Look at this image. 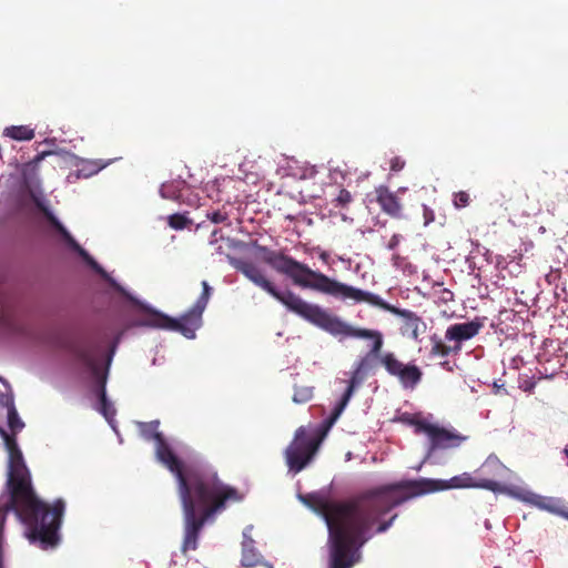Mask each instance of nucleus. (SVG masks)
Listing matches in <instances>:
<instances>
[{
  "label": "nucleus",
  "mask_w": 568,
  "mask_h": 568,
  "mask_svg": "<svg viewBox=\"0 0 568 568\" xmlns=\"http://www.w3.org/2000/svg\"><path fill=\"white\" fill-rule=\"evenodd\" d=\"M230 263L254 285L268 293L290 312L305 321L334 336L371 341L369 351L355 364L348 386L338 402L336 414L344 412L356 387L378 366H382L389 376L395 377L404 389L413 390L422 382L423 372L416 364L404 363L394 352L383 351L384 335L381 331L354 327L339 317L332 315L320 305L306 302L291 290H277L274 283L267 278L265 271L250 260L233 257Z\"/></svg>",
  "instance_id": "obj_1"
},
{
  "label": "nucleus",
  "mask_w": 568,
  "mask_h": 568,
  "mask_svg": "<svg viewBox=\"0 0 568 568\" xmlns=\"http://www.w3.org/2000/svg\"><path fill=\"white\" fill-rule=\"evenodd\" d=\"M7 392H0V436L8 452L7 480L1 506L3 513L13 511L26 526L30 542H39L42 549L59 542V529L65 504L59 498L50 506L39 498L32 485L31 473L26 465L16 435L24 427L14 406V398L8 384Z\"/></svg>",
  "instance_id": "obj_2"
},
{
  "label": "nucleus",
  "mask_w": 568,
  "mask_h": 568,
  "mask_svg": "<svg viewBox=\"0 0 568 568\" xmlns=\"http://www.w3.org/2000/svg\"><path fill=\"white\" fill-rule=\"evenodd\" d=\"M384 498L383 485L341 501L318 494L301 496L327 525L329 567L356 565L361 560L359 550L372 538L371 529L386 514Z\"/></svg>",
  "instance_id": "obj_3"
},
{
  "label": "nucleus",
  "mask_w": 568,
  "mask_h": 568,
  "mask_svg": "<svg viewBox=\"0 0 568 568\" xmlns=\"http://www.w3.org/2000/svg\"><path fill=\"white\" fill-rule=\"evenodd\" d=\"M262 261L271 266L278 274L288 277L294 285L308 288L322 294L341 300H353L356 303H368L373 306L387 311L403 318L400 333L413 339H417L420 327H425L423 320L409 310L398 308L382 300L378 295L366 292L325 275L322 272L312 270L308 265L298 262L285 254L284 251L271 250L264 245H255Z\"/></svg>",
  "instance_id": "obj_4"
},
{
  "label": "nucleus",
  "mask_w": 568,
  "mask_h": 568,
  "mask_svg": "<svg viewBox=\"0 0 568 568\" xmlns=\"http://www.w3.org/2000/svg\"><path fill=\"white\" fill-rule=\"evenodd\" d=\"M178 494L184 515V538L182 552L197 548L199 535L215 513L225 508L227 501H240L236 488L225 485L214 469L191 473L187 479L178 483Z\"/></svg>",
  "instance_id": "obj_5"
},
{
  "label": "nucleus",
  "mask_w": 568,
  "mask_h": 568,
  "mask_svg": "<svg viewBox=\"0 0 568 568\" xmlns=\"http://www.w3.org/2000/svg\"><path fill=\"white\" fill-rule=\"evenodd\" d=\"M383 488L387 514L405 501L429 493L458 488H483L495 493L499 491L501 486L493 478H481L477 480L469 473H463L448 480L429 478L410 479L386 484L383 485Z\"/></svg>",
  "instance_id": "obj_6"
},
{
  "label": "nucleus",
  "mask_w": 568,
  "mask_h": 568,
  "mask_svg": "<svg viewBox=\"0 0 568 568\" xmlns=\"http://www.w3.org/2000/svg\"><path fill=\"white\" fill-rule=\"evenodd\" d=\"M202 293L194 305L180 318H172L158 311L146 314L141 321L144 326L179 332L187 338L195 336V331L201 326L202 314L207 306L212 288L206 281H202Z\"/></svg>",
  "instance_id": "obj_7"
},
{
  "label": "nucleus",
  "mask_w": 568,
  "mask_h": 568,
  "mask_svg": "<svg viewBox=\"0 0 568 568\" xmlns=\"http://www.w3.org/2000/svg\"><path fill=\"white\" fill-rule=\"evenodd\" d=\"M338 404L313 436H310L304 427L297 428L293 442L285 450L286 464L291 471L300 473L313 459L327 432L343 413L336 414Z\"/></svg>",
  "instance_id": "obj_8"
},
{
  "label": "nucleus",
  "mask_w": 568,
  "mask_h": 568,
  "mask_svg": "<svg viewBox=\"0 0 568 568\" xmlns=\"http://www.w3.org/2000/svg\"><path fill=\"white\" fill-rule=\"evenodd\" d=\"M64 348L94 377L100 399V412L108 420H111L115 415V409L106 398V371L103 372L99 363L101 347L91 341H70L65 343Z\"/></svg>",
  "instance_id": "obj_9"
},
{
  "label": "nucleus",
  "mask_w": 568,
  "mask_h": 568,
  "mask_svg": "<svg viewBox=\"0 0 568 568\" xmlns=\"http://www.w3.org/2000/svg\"><path fill=\"white\" fill-rule=\"evenodd\" d=\"M159 420L141 423V434L145 439L154 440L158 460L175 476L178 483H180L181 479H187L191 473H205L212 469L211 467L197 464L185 465L174 454L164 435L159 430Z\"/></svg>",
  "instance_id": "obj_10"
},
{
  "label": "nucleus",
  "mask_w": 568,
  "mask_h": 568,
  "mask_svg": "<svg viewBox=\"0 0 568 568\" xmlns=\"http://www.w3.org/2000/svg\"><path fill=\"white\" fill-rule=\"evenodd\" d=\"M483 327L484 321L479 317L449 325L445 332V341L447 343L436 334L430 336V356L446 358L450 354H459L463 343L477 336Z\"/></svg>",
  "instance_id": "obj_11"
},
{
  "label": "nucleus",
  "mask_w": 568,
  "mask_h": 568,
  "mask_svg": "<svg viewBox=\"0 0 568 568\" xmlns=\"http://www.w3.org/2000/svg\"><path fill=\"white\" fill-rule=\"evenodd\" d=\"M410 424L414 425L416 434H426L428 436V456L437 450L456 448L465 439L460 434L430 424L425 419H414Z\"/></svg>",
  "instance_id": "obj_12"
},
{
  "label": "nucleus",
  "mask_w": 568,
  "mask_h": 568,
  "mask_svg": "<svg viewBox=\"0 0 568 568\" xmlns=\"http://www.w3.org/2000/svg\"><path fill=\"white\" fill-rule=\"evenodd\" d=\"M36 206L47 221L51 224V226L61 235L63 241L77 252L84 262L91 266L97 273L101 275H105L104 270L95 262V260L73 239V236L69 233V231L60 223V221L54 216V214L50 211V209L44 204L40 199H34Z\"/></svg>",
  "instance_id": "obj_13"
},
{
  "label": "nucleus",
  "mask_w": 568,
  "mask_h": 568,
  "mask_svg": "<svg viewBox=\"0 0 568 568\" xmlns=\"http://www.w3.org/2000/svg\"><path fill=\"white\" fill-rule=\"evenodd\" d=\"M406 187H399L396 192H393L386 185L376 186L374 192L381 210L393 219H400L403 216V203L399 194L406 192Z\"/></svg>",
  "instance_id": "obj_14"
},
{
  "label": "nucleus",
  "mask_w": 568,
  "mask_h": 568,
  "mask_svg": "<svg viewBox=\"0 0 568 568\" xmlns=\"http://www.w3.org/2000/svg\"><path fill=\"white\" fill-rule=\"evenodd\" d=\"M262 562L261 554L254 547L252 538H244L242 542L241 564L245 568H253Z\"/></svg>",
  "instance_id": "obj_15"
},
{
  "label": "nucleus",
  "mask_w": 568,
  "mask_h": 568,
  "mask_svg": "<svg viewBox=\"0 0 568 568\" xmlns=\"http://www.w3.org/2000/svg\"><path fill=\"white\" fill-rule=\"evenodd\" d=\"M3 135L17 141H30L34 138V129L29 125H12L3 130Z\"/></svg>",
  "instance_id": "obj_16"
},
{
  "label": "nucleus",
  "mask_w": 568,
  "mask_h": 568,
  "mask_svg": "<svg viewBox=\"0 0 568 568\" xmlns=\"http://www.w3.org/2000/svg\"><path fill=\"white\" fill-rule=\"evenodd\" d=\"M505 470L506 467L498 459V457L494 455L488 456L487 459L481 465V467L479 468L480 473L491 477H500L505 473Z\"/></svg>",
  "instance_id": "obj_17"
},
{
  "label": "nucleus",
  "mask_w": 568,
  "mask_h": 568,
  "mask_svg": "<svg viewBox=\"0 0 568 568\" xmlns=\"http://www.w3.org/2000/svg\"><path fill=\"white\" fill-rule=\"evenodd\" d=\"M168 224L174 230H183L192 224V221L185 214L175 213L168 217Z\"/></svg>",
  "instance_id": "obj_18"
},
{
  "label": "nucleus",
  "mask_w": 568,
  "mask_h": 568,
  "mask_svg": "<svg viewBox=\"0 0 568 568\" xmlns=\"http://www.w3.org/2000/svg\"><path fill=\"white\" fill-rule=\"evenodd\" d=\"M313 397V387L301 386L295 387L293 394V400L297 404H305L310 402Z\"/></svg>",
  "instance_id": "obj_19"
},
{
  "label": "nucleus",
  "mask_w": 568,
  "mask_h": 568,
  "mask_svg": "<svg viewBox=\"0 0 568 568\" xmlns=\"http://www.w3.org/2000/svg\"><path fill=\"white\" fill-rule=\"evenodd\" d=\"M353 201L352 194L346 189H341L338 195L334 200L336 207H346Z\"/></svg>",
  "instance_id": "obj_20"
},
{
  "label": "nucleus",
  "mask_w": 568,
  "mask_h": 568,
  "mask_svg": "<svg viewBox=\"0 0 568 568\" xmlns=\"http://www.w3.org/2000/svg\"><path fill=\"white\" fill-rule=\"evenodd\" d=\"M453 202H454V206L456 209H463V207H466L469 205L470 196L467 192L459 191V192L454 193Z\"/></svg>",
  "instance_id": "obj_21"
},
{
  "label": "nucleus",
  "mask_w": 568,
  "mask_h": 568,
  "mask_svg": "<svg viewBox=\"0 0 568 568\" xmlns=\"http://www.w3.org/2000/svg\"><path fill=\"white\" fill-rule=\"evenodd\" d=\"M161 196L169 200L178 199V191L173 183L163 184L160 189Z\"/></svg>",
  "instance_id": "obj_22"
},
{
  "label": "nucleus",
  "mask_w": 568,
  "mask_h": 568,
  "mask_svg": "<svg viewBox=\"0 0 568 568\" xmlns=\"http://www.w3.org/2000/svg\"><path fill=\"white\" fill-rule=\"evenodd\" d=\"M206 216L211 222L215 224L224 223L229 220L227 213L220 210L209 212Z\"/></svg>",
  "instance_id": "obj_23"
},
{
  "label": "nucleus",
  "mask_w": 568,
  "mask_h": 568,
  "mask_svg": "<svg viewBox=\"0 0 568 568\" xmlns=\"http://www.w3.org/2000/svg\"><path fill=\"white\" fill-rule=\"evenodd\" d=\"M397 515H393L389 520H386V521H382L379 523V525L377 526L376 528V532L377 534H382V532H385L394 523V520L396 519Z\"/></svg>",
  "instance_id": "obj_24"
},
{
  "label": "nucleus",
  "mask_w": 568,
  "mask_h": 568,
  "mask_svg": "<svg viewBox=\"0 0 568 568\" xmlns=\"http://www.w3.org/2000/svg\"><path fill=\"white\" fill-rule=\"evenodd\" d=\"M423 211H424V220H425L424 224L428 225L430 222H433L435 220V214H434L433 210H430L426 205L423 206Z\"/></svg>",
  "instance_id": "obj_25"
},
{
  "label": "nucleus",
  "mask_w": 568,
  "mask_h": 568,
  "mask_svg": "<svg viewBox=\"0 0 568 568\" xmlns=\"http://www.w3.org/2000/svg\"><path fill=\"white\" fill-rule=\"evenodd\" d=\"M404 168V161L399 158H394L390 161V170L392 171H400Z\"/></svg>",
  "instance_id": "obj_26"
},
{
  "label": "nucleus",
  "mask_w": 568,
  "mask_h": 568,
  "mask_svg": "<svg viewBox=\"0 0 568 568\" xmlns=\"http://www.w3.org/2000/svg\"><path fill=\"white\" fill-rule=\"evenodd\" d=\"M400 242V235L394 234L388 242V250H395Z\"/></svg>",
  "instance_id": "obj_27"
},
{
  "label": "nucleus",
  "mask_w": 568,
  "mask_h": 568,
  "mask_svg": "<svg viewBox=\"0 0 568 568\" xmlns=\"http://www.w3.org/2000/svg\"><path fill=\"white\" fill-rule=\"evenodd\" d=\"M51 154V152H42L34 156L33 161L30 164L37 166L47 155Z\"/></svg>",
  "instance_id": "obj_28"
},
{
  "label": "nucleus",
  "mask_w": 568,
  "mask_h": 568,
  "mask_svg": "<svg viewBox=\"0 0 568 568\" xmlns=\"http://www.w3.org/2000/svg\"><path fill=\"white\" fill-rule=\"evenodd\" d=\"M453 297H454V294H453V292H452V291H449V290H447V288H445V290H443V291H442V300H443L444 302L452 301V300H453Z\"/></svg>",
  "instance_id": "obj_29"
},
{
  "label": "nucleus",
  "mask_w": 568,
  "mask_h": 568,
  "mask_svg": "<svg viewBox=\"0 0 568 568\" xmlns=\"http://www.w3.org/2000/svg\"><path fill=\"white\" fill-rule=\"evenodd\" d=\"M562 454L566 458V465L568 466V444L564 447Z\"/></svg>",
  "instance_id": "obj_30"
},
{
  "label": "nucleus",
  "mask_w": 568,
  "mask_h": 568,
  "mask_svg": "<svg viewBox=\"0 0 568 568\" xmlns=\"http://www.w3.org/2000/svg\"><path fill=\"white\" fill-rule=\"evenodd\" d=\"M111 353H114V349H111ZM111 359H112V354H110V356H109V358H108V364H106V366H109V365H110ZM101 369H102L103 372H105V371L108 372V367H105L104 369L101 367Z\"/></svg>",
  "instance_id": "obj_31"
},
{
  "label": "nucleus",
  "mask_w": 568,
  "mask_h": 568,
  "mask_svg": "<svg viewBox=\"0 0 568 568\" xmlns=\"http://www.w3.org/2000/svg\"><path fill=\"white\" fill-rule=\"evenodd\" d=\"M355 565H343V566H336V567H329V568H353Z\"/></svg>",
  "instance_id": "obj_32"
},
{
  "label": "nucleus",
  "mask_w": 568,
  "mask_h": 568,
  "mask_svg": "<svg viewBox=\"0 0 568 568\" xmlns=\"http://www.w3.org/2000/svg\"><path fill=\"white\" fill-rule=\"evenodd\" d=\"M102 168H103V165H101V166H98V168H97V169L94 170V172H98V171H100V170H101Z\"/></svg>",
  "instance_id": "obj_33"
},
{
  "label": "nucleus",
  "mask_w": 568,
  "mask_h": 568,
  "mask_svg": "<svg viewBox=\"0 0 568 568\" xmlns=\"http://www.w3.org/2000/svg\"><path fill=\"white\" fill-rule=\"evenodd\" d=\"M267 568H273V566L271 564H266Z\"/></svg>",
  "instance_id": "obj_34"
},
{
  "label": "nucleus",
  "mask_w": 568,
  "mask_h": 568,
  "mask_svg": "<svg viewBox=\"0 0 568 568\" xmlns=\"http://www.w3.org/2000/svg\"><path fill=\"white\" fill-rule=\"evenodd\" d=\"M0 381H1V382L3 381V379H2V377H0Z\"/></svg>",
  "instance_id": "obj_35"
},
{
  "label": "nucleus",
  "mask_w": 568,
  "mask_h": 568,
  "mask_svg": "<svg viewBox=\"0 0 568 568\" xmlns=\"http://www.w3.org/2000/svg\"><path fill=\"white\" fill-rule=\"evenodd\" d=\"M567 518H568V515H567Z\"/></svg>",
  "instance_id": "obj_36"
}]
</instances>
